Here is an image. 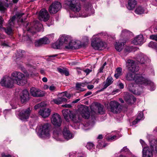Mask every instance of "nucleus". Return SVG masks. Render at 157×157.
I'll list each match as a JSON object with an SVG mask.
<instances>
[{
  "label": "nucleus",
  "instance_id": "obj_1",
  "mask_svg": "<svg viewBox=\"0 0 157 157\" xmlns=\"http://www.w3.org/2000/svg\"><path fill=\"white\" fill-rule=\"evenodd\" d=\"M65 3L69 6L71 10L75 13V14L74 16H72V14H70V17H84L88 16V15L86 13H84V11L83 12L78 13L81 10V6L79 2L76 0H66Z\"/></svg>",
  "mask_w": 157,
  "mask_h": 157
},
{
  "label": "nucleus",
  "instance_id": "obj_2",
  "mask_svg": "<svg viewBox=\"0 0 157 157\" xmlns=\"http://www.w3.org/2000/svg\"><path fill=\"white\" fill-rule=\"evenodd\" d=\"M90 114L88 107L86 106L82 105L78 109V112L74 114H71L69 118L75 123L79 122L82 117L88 119L90 117Z\"/></svg>",
  "mask_w": 157,
  "mask_h": 157
},
{
  "label": "nucleus",
  "instance_id": "obj_3",
  "mask_svg": "<svg viewBox=\"0 0 157 157\" xmlns=\"http://www.w3.org/2000/svg\"><path fill=\"white\" fill-rule=\"evenodd\" d=\"M32 75V74L30 75L28 73H26L25 76L21 72L15 71L11 73V77L14 83L19 85H23L27 82L25 77H29L30 75L31 76Z\"/></svg>",
  "mask_w": 157,
  "mask_h": 157
},
{
  "label": "nucleus",
  "instance_id": "obj_4",
  "mask_svg": "<svg viewBox=\"0 0 157 157\" xmlns=\"http://www.w3.org/2000/svg\"><path fill=\"white\" fill-rule=\"evenodd\" d=\"M51 120L53 124L57 127L54 129L53 134L59 136L62 132L61 129L59 127L62 122L60 116L58 113L54 114L52 115Z\"/></svg>",
  "mask_w": 157,
  "mask_h": 157
},
{
  "label": "nucleus",
  "instance_id": "obj_5",
  "mask_svg": "<svg viewBox=\"0 0 157 157\" xmlns=\"http://www.w3.org/2000/svg\"><path fill=\"white\" fill-rule=\"evenodd\" d=\"M91 45L94 49L101 50L107 47L106 44L99 37H95L94 36L91 41Z\"/></svg>",
  "mask_w": 157,
  "mask_h": 157
},
{
  "label": "nucleus",
  "instance_id": "obj_6",
  "mask_svg": "<svg viewBox=\"0 0 157 157\" xmlns=\"http://www.w3.org/2000/svg\"><path fill=\"white\" fill-rule=\"evenodd\" d=\"M153 152L157 153V146L152 144L150 147H146L143 149L142 157H153Z\"/></svg>",
  "mask_w": 157,
  "mask_h": 157
},
{
  "label": "nucleus",
  "instance_id": "obj_7",
  "mask_svg": "<svg viewBox=\"0 0 157 157\" xmlns=\"http://www.w3.org/2000/svg\"><path fill=\"white\" fill-rule=\"evenodd\" d=\"M43 26L38 21L34 20L30 24V27L27 28V31L32 34L36 32L43 31Z\"/></svg>",
  "mask_w": 157,
  "mask_h": 157
},
{
  "label": "nucleus",
  "instance_id": "obj_8",
  "mask_svg": "<svg viewBox=\"0 0 157 157\" xmlns=\"http://www.w3.org/2000/svg\"><path fill=\"white\" fill-rule=\"evenodd\" d=\"M71 37L69 36L63 35L60 36L59 41L53 43L52 45V47L56 49H60L64 43L67 44L71 41Z\"/></svg>",
  "mask_w": 157,
  "mask_h": 157
},
{
  "label": "nucleus",
  "instance_id": "obj_9",
  "mask_svg": "<svg viewBox=\"0 0 157 157\" xmlns=\"http://www.w3.org/2000/svg\"><path fill=\"white\" fill-rule=\"evenodd\" d=\"M50 125L48 123L41 124L39 128V136L41 138L49 137L50 136Z\"/></svg>",
  "mask_w": 157,
  "mask_h": 157
},
{
  "label": "nucleus",
  "instance_id": "obj_10",
  "mask_svg": "<svg viewBox=\"0 0 157 157\" xmlns=\"http://www.w3.org/2000/svg\"><path fill=\"white\" fill-rule=\"evenodd\" d=\"M109 108L110 111L114 113L121 112L122 110V106L120 103L116 101H111L109 104Z\"/></svg>",
  "mask_w": 157,
  "mask_h": 157
},
{
  "label": "nucleus",
  "instance_id": "obj_11",
  "mask_svg": "<svg viewBox=\"0 0 157 157\" xmlns=\"http://www.w3.org/2000/svg\"><path fill=\"white\" fill-rule=\"evenodd\" d=\"M134 81L138 84H143L145 85H149L151 86L154 85L153 83L151 81L137 75H135Z\"/></svg>",
  "mask_w": 157,
  "mask_h": 157
},
{
  "label": "nucleus",
  "instance_id": "obj_12",
  "mask_svg": "<svg viewBox=\"0 0 157 157\" xmlns=\"http://www.w3.org/2000/svg\"><path fill=\"white\" fill-rule=\"evenodd\" d=\"M14 83L11 77L5 76L1 79L0 84L3 86L7 88H11Z\"/></svg>",
  "mask_w": 157,
  "mask_h": 157
},
{
  "label": "nucleus",
  "instance_id": "obj_13",
  "mask_svg": "<svg viewBox=\"0 0 157 157\" xmlns=\"http://www.w3.org/2000/svg\"><path fill=\"white\" fill-rule=\"evenodd\" d=\"M62 7L61 5L59 2H55L50 6L48 11L50 14H54L57 12Z\"/></svg>",
  "mask_w": 157,
  "mask_h": 157
},
{
  "label": "nucleus",
  "instance_id": "obj_14",
  "mask_svg": "<svg viewBox=\"0 0 157 157\" xmlns=\"http://www.w3.org/2000/svg\"><path fill=\"white\" fill-rule=\"evenodd\" d=\"M126 65L128 70L132 72H137L139 70V67L136 66L134 61L132 60H128Z\"/></svg>",
  "mask_w": 157,
  "mask_h": 157
},
{
  "label": "nucleus",
  "instance_id": "obj_15",
  "mask_svg": "<svg viewBox=\"0 0 157 157\" xmlns=\"http://www.w3.org/2000/svg\"><path fill=\"white\" fill-rule=\"evenodd\" d=\"M30 112L29 108L22 110L19 113V119L22 121L27 120L29 118Z\"/></svg>",
  "mask_w": 157,
  "mask_h": 157
},
{
  "label": "nucleus",
  "instance_id": "obj_16",
  "mask_svg": "<svg viewBox=\"0 0 157 157\" xmlns=\"http://www.w3.org/2000/svg\"><path fill=\"white\" fill-rule=\"evenodd\" d=\"M50 16L48 11L44 9H41L40 11L39 18L40 20L44 21H48Z\"/></svg>",
  "mask_w": 157,
  "mask_h": 157
},
{
  "label": "nucleus",
  "instance_id": "obj_17",
  "mask_svg": "<svg viewBox=\"0 0 157 157\" xmlns=\"http://www.w3.org/2000/svg\"><path fill=\"white\" fill-rule=\"evenodd\" d=\"M30 91L31 95L34 97H42L45 94L44 92L35 87L31 88Z\"/></svg>",
  "mask_w": 157,
  "mask_h": 157
},
{
  "label": "nucleus",
  "instance_id": "obj_18",
  "mask_svg": "<svg viewBox=\"0 0 157 157\" xmlns=\"http://www.w3.org/2000/svg\"><path fill=\"white\" fill-rule=\"evenodd\" d=\"M51 110L48 108L43 107L41 108L39 112V114L43 118L48 117L50 114Z\"/></svg>",
  "mask_w": 157,
  "mask_h": 157
},
{
  "label": "nucleus",
  "instance_id": "obj_19",
  "mask_svg": "<svg viewBox=\"0 0 157 157\" xmlns=\"http://www.w3.org/2000/svg\"><path fill=\"white\" fill-rule=\"evenodd\" d=\"M124 97L125 101L128 104H133L136 100V99L132 95L127 93L125 94Z\"/></svg>",
  "mask_w": 157,
  "mask_h": 157
},
{
  "label": "nucleus",
  "instance_id": "obj_20",
  "mask_svg": "<svg viewBox=\"0 0 157 157\" xmlns=\"http://www.w3.org/2000/svg\"><path fill=\"white\" fill-rule=\"evenodd\" d=\"M29 94L28 91L26 90H23L20 96L21 102L23 103L26 102L29 100Z\"/></svg>",
  "mask_w": 157,
  "mask_h": 157
},
{
  "label": "nucleus",
  "instance_id": "obj_21",
  "mask_svg": "<svg viewBox=\"0 0 157 157\" xmlns=\"http://www.w3.org/2000/svg\"><path fill=\"white\" fill-rule=\"evenodd\" d=\"M49 42V40L48 38L44 37L35 42V45L36 47H39L42 46L43 44H48Z\"/></svg>",
  "mask_w": 157,
  "mask_h": 157
},
{
  "label": "nucleus",
  "instance_id": "obj_22",
  "mask_svg": "<svg viewBox=\"0 0 157 157\" xmlns=\"http://www.w3.org/2000/svg\"><path fill=\"white\" fill-rule=\"evenodd\" d=\"M63 134L64 138L67 140L70 139L73 137L72 134L70 132L68 128L66 127L64 128Z\"/></svg>",
  "mask_w": 157,
  "mask_h": 157
},
{
  "label": "nucleus",
  "instance_id": "obj_23",
  "mask_svg": "<svg viewBox=\"0 0 157 157\" xmlns=\"http://www.w3.org/2000/svg\"><path fill=\"white\" fill-rule=\"evenodd\" d=\"M143 37L142 35H140L136 37L132 41L133 43L135 45H140L143 43Z\"/></svg>",
  "mask_w": 157,
  "mask_h": 157
},
{
  "label": "nucleus",
  "instance_id": "obj_24",
  "mask_svg": "<svg viewBox=\"0 0 157 157\" xmlns=\"http://www.w3.org/2000/svg\"><path fill=\"white\" fill-rule=\"evenodd\" d=\"M76 41L71 40V41H69V45L65 46V48L67 49H76L79 48V47L76 45Z\"/></svg>",
  "mask_w": 157,
  "mask_h": 157
},
{
  "label": "nucleus",
  "instance_id": "obj_25",
  "mask_svg": "<svg viewBox=\"0 0 157 157\" xmlns=\"http://www.w3.org/2000/svg\"><path fill=\"white\" fill-rule=\"evenodd\" d=\"M136 4V0H129L127 7L128 9L132 10L134 9Z\"/></svg>",
  "mask_w": 157,
  "mask_h": 157
},
{
  "label": "nucleus",
  "instance_id": "obj_26",
  "mask_svg": "<svg viewBox=\"0 0 157 157\" xmlns=\"http://www.w3.org/2000/svg\"><path fill=\"white\" fill-rule=\"evenodd\" d=\"M135 84L134 83H130L127 85V88L128 90L131 92L132 93L135 94H137V92L134 89V86Z\"/></svg>",
  "mask_w": 157,
  "mask_h": 157
},
{
  "label": "nucleus",
  "instance_id": "obj_27",
  "mask_svg": "<svg viewBox=\"0 0 157 157\" xmlns=\"http://www.w3.org/2000/svg\"><path fill=\"white\" fill-rule=\"evenodd\" d=\"M67 99L63 97H58L57 99H53L52 100L53 101L55 104L59 105L61 104L62 102L64 101H67Z\"/></svg>",
  "mask_w": 157,
  "mask_h": 157
},
{
  "label": "nucleus",
  "instance_id": "obj_28",
  "mask_svg": "<svg viewBox=\"0 0 157 157\" xmlns=\"http://www.w3.org/2000/svg\"><path fill=\"white\" fill-rule=\"evenodd\" d=\"M63 115L64 118L67 121H69V115L71 114H72L69 110L65 109L63 110L62 111Z\"/></svg>",
  "mask_w": 157,
  "mask_h": 157
},
{
  "label": "nucleus",
  "instance_id": "obj_29",
  "mask_svg": "<svg viewBox=\"0 0 157 157\" xmlns=\"http://www.w3.org/2000/svg\"><path fill=\"white\" fill-rule=\"evenodd\" d=\"M126 43L125 42H116L115 45V48L116 50L120 52L121 51L122 49V47L123 45L125 44Z\"/></svg>",
  "mask_w": 157,
  "mask_h": 157
},
{
  "label": "nucleus",
  "instance_id": "obj_30",
  "mask_svg": "<svg viewBox=\"0 0 157 157\" xmlns=\"http://www.w3.org/2000/svg\"><path fill=\"white\" fill-rule=\"evenodd\" d=\"M57 70L62 75H65L67 76H68L69 75L68 71L66 69L58 68Z\"/></svg>",
  "mask_w": 157,
  "mask_h": 157
},
{
  "label": "nucleus",
  "instance_id": "obj_31",
  "mask_svg": "<svg viewBox=\"0 0 157 157\" xmlns=\"http://www.w3.org/2000/svg\"><path fill=\"white\" fill-rule=\"evenodd\" d=\"M122 69L121 68L119 67L116 69V73L114 75V77L117 79L119 78L122 75Z\"/></svg>",
  "mask_w": 157,
  "mask_h": 157
},
{
  "label": "nucleus",
  "instance_id": "obj_32",
  "mask_svg": "<svg viewBox=\"0 0 157 157\" xmlns=\"http://www.w3.org/2000/svg\"><path fill=\"white\" fill-rule=\"evenodd\" d=\"M135 75L131 73H128L127 74L126 76V79L128 81L134 80Z\"/></svg>",
  "mask_w": 157,
  "mask_h": 157
},
{
  "label": "nucleus",
  "instance_id": "obj_33",
  "mask_svg": "<svg viewBox=\"0 0 157 157\" xmlns=\"http://www.w3.org/2000/svg\"><path fill=\"white\" fill-rule=\"evenodd\" d=\"M144 8L141 6H139L136 8L135 10V12L136 14H141L144 12Z\"/></svg>",
  "mask_w": 157,
  "mask_h": 157
},
{
  "label": "nucleus",
  "instance_id": "obj_34",
  "mask_svg": "<svg viewBox=\"0 0 157 157\" xmlns=\"http://www.w3.org/2000/svg\"><path fill=\"white\" fill-rule=\"evenodd\" d=\"M98 113L100 114H103L104 113L105 111L103 109V106L99 104L97 105Z\"/></svg>",
  "mask_w": 157,
  "mask_h": 157
},
{
  "label": "nucleus",
  "instance_id": "obj_35",
  "mask_svg": "<svg viewBox=\"0 0 157 157\" xmlns=\"http://www.w3.org/2000/svg\"><path fill=\"white\" fill-rule=\"evenodd\" d=\"M16 16L15 15L13 16L11 18H10L9 21V24L10 26H14Z\"/></svg>",
  "mask_w": 157,
  "mask_h": 157
},
{
  "label": "nucleus",
  "instance_id": "obj_36",
  "mask_svg": "<svg viewBox=\"0 0 157 157\" xmlns=\"http://www.w3.org/2000/svg\"><path fill=\"white\" fill-rule=\"evenodd\" d=\"M131 34L132 33L130 31L126 29H124L122 31L121 35L122 36H127Z\"/></svg>",
  "mask_w": 157,
  "mask_h": 157
},
{
  "label": "nucleus",
  "instance_id": "obj_37",
  "mask_svg": "<svg viewBox=\"0 0 157 157\" xmlns=\"http://www.w3.org/2000/svg\"><path fill=\"white\" fill-rule=\"evenodd\" d=\"M146 57L141 56L137 59V61L140 64L144 63L145 62Z\"/></svg>",
  "mask_w": 157,
  "mask_h": 157
},
{
  "label": "nucleus",
  "instance_id": "obj_38",
  "mask_svg": "<svg viewBox=\"0 0 157 157\" xmlns=\"http://www.w3.org/2000/svg\"><path fill=\"white\" fill-rule=\"evenodd\" d=\"M148 46L149 47L151 48H157V44L156 42L151 41L148 44Z\"/></svg>",
  "mask_w": 157,
  "mask_h": 157
},
{
  "label": "nucleus",
  "instance_id": "obj_39",
  "mask_svg": "<svg viewBox=\"0 0 157 157\" xmlns=\"http://www.w3.org/2000/svg\"><path fill=\"white\" fill-rule=\"evenodd\" d=\"M5 32L8 34L10 35L12 33V29L11 27H7L5 29Z\"/></svg>",
  "mask_w": 157,
  "mask_h": 157
},
{
  "label": "nucleus",
  "instance_id": "obj_40",
  "mask_svg": "<svg viewBox=\"0 0 157 157\" xmlns=\"http://www.w3.org/2000/svg\"><path fill=\"white\" fill-rule=\"evenodd\" d=\"M6 10V8L4 7L2 2H0V11L2 13H4Z\"/></svg>",
  "mask_w": 157,
  "mask_h": 157
},
{
  "label": "nucleus",
  "instance_id": "obj_41",
  "mask_svg": "<svg viewBox=\"0 0 157 157\" xmlns=\"http://www.w3.org/2000/svg\"><path fill=\"white\" fill-rule=\"evenodd\" d=\"M94 147V144L92 143H88L86 145V148L89 150H91Z\"/></svg>",
  "mask_w": 157,
  "mask_h": 157
},
{
  "label": "nucleus",
  "instance_id": "obj_42",
  "mask_svg": "<svg viewBox=\"0 0 157 157\" xmlns=\"http://www.w3.org/2000/svg\"><path fill=\"white\" fill-rule=\"evenodd\" d=\"M17 54L19 57H22L25 54V52L24 50H19L17 51Z\"/></svg>",
  "mask_w": 157,
  "mask_h": 157
},
{
  "label": "nucleus",
  "instance_id": "obj_43",
  "mask_svg": "<svg viewBox=\"0 0 157 157\" xmlns=\"http://www.w3.org/2000/svg\"><path fill=\"white\" fill-rule=\"evenodd\" d=\"M61 94L62 95V96H65L68 98H70L71 97L70 94H69V93H68L66 91H65V92L61 93Z\"/></svg>",
  "mask_w": 157,
  "mask_h": 157
},
{
  "label": "nucleus",
  "instance_id": "obj_44",
  "mask_svg": "<svg viewBox=\"0 0 157 157\" xmlns=\"http://www.w3.org/2000/svg\"><path fill=\"white\" fill-rule=\"evenodd\" d=\"M44 104V103L43 102H41L40 103L34 106V109L36 110L40 108V107L43 106Z\"/></svg>",
  "mask_w": 157,
  "mask_h": 157
},
{
  "label": "nucleus",
  "instance_id": "obj_45",
  "mask_svg": "<svg viewBox=\"0 0 157 157\" xmlns=\"http://www.w3.org/2000/svg\"><path fill=\"white\" fill-rule=\"evenodd\" d=\"M143 114L142 112H140L138 114L137 117L136 118V120H138V121H140L141 120V118L143 117Z\"/></svg>",
  "mask_w": 157,
  "mask_h": 157
},
{
  "label": "nucleus",
  "instance_id": "obj_46",
  "mask_svg": "<svg viewBox=\"0 0 157 157\" xmlns=\"http://www.w3.org/2000/svg\"><path fill=\"white\" fill-rule=\"evenodd\" d=\"M106 82L110 85H111L113 82L112 78L110 77H108L106 80Z\"/></svg>",
  "mask_w": 157,
  "mask_h": 157
},
{
  "label": "nucleus",
  "instance_id": "obj_47",
  "mask_svg": "<svg viewBox=\"0 0 157 157\" xmlns=\"http://www.w3.org/2000/svg\"><path fill=\"white\" fill-rule=\"evenodd\" d=\"M132 47L127 46L125 48L124 51L125 52H130L132 51Z\"/></svg>",
  "mask_w": 157,
  "mask_h": 157
},
{
  "label": "nucleus",
  "instance_id": "obj_48",
  "mask_svg": "<svg viewBox=\"0 0 157 157\" xmlns=\"http://www.w3.org/2000/svg\"><path fill=\"white\" fill-rule=\"evenodd\" d=\"M83 84V83H77L76 84V87L77 88V90H80V89H81V86H82V84Z\"/></svg>",
  "mask_w": 157,
  "mask_h": 157
},
{
  "label": "nucleus",
  "instance_id": "obj_49",
  "mask_svg": "<svg viewBox=\"0 0 157 157\" xmlns=\"http://www.w3.org/2000/svg\"><path fill=\"white\" fill-rule=\"evenodd\" d=\"M24 14V13H22L21 12H17L16 14V16L17 17L18 19H20L21 17Z\"/></svg>",
  "mask_w": 157,
  "mask_h": 157
},
{
  "label": "nucleus",
  "instance_id": "obj_50",
  "mask_svg": "<svg viewBox=\"0 0 157 157\" xmlns=\"http://www.w3.org/2000/svg\"><path fill=\"white\" fill-rule=\"evenodd\" d=\"M31 117L32 118L33 120L34 121H36L38 119L37 116L35 114L32 115L31 116Z\"/></svg>",
  "mask_w": 157,
  "mask_h": 157
},
{
  "label": "nucleus",
  "instance_id": "obj_51",
  "mask_svg": "<svg viewBox=\"0 0 157 157\" xmlns=\"http://www.w3.org/2000/svg\"><path fill=\"white\" fill-rule=\"evenodd\" d=\"M56 87L53 85L50 86L49 87V90L53 92L56 90Z\"/></svg>",
  "mask_w": 157,
  "mask_h": 157
},
{
  "label": "nucleus",
  "instance_id": "obj_52",
  "mask_svg": "<svg viewBox=\"0 0 157 157\" xmlns=\"http://www.w3.org/2000/svg\"><path fill=\"white\" fill-rule=\"evenodd\" d=\"M150 38L152 40L157 41V35H151L150 36Z\"/></svg>",
  "mask_w": 157,
  "mask_h": 157
},
{
  "label": "nucleus",
  "instance_id": "obj_53",
  "mask_svg": "<svg viewBox=\"0 0 157 157\" xmlns=\"http://www.w3.org/2000/svg\"><path fill=\"white\" fill-rule=\"evenodd\" d=\"M80 42V44L81 48H84L86 47L87 45V43L86 42H83L81 43Z\"/></svg>",
  "mask_w": 157,
  "mask_h": 157
},
{
  "label": "nucleus",
  "instance_id": "obj_54",
  "mask_svg": "<svg viewBox=\"0 0 157 157\" xmlns=\"http://www.w3.org/2000/svg\"><path fill=\"white\" fill-rule=\"evenodd\" d=\"M129 151V149L127 148V147H124L121 150V151L127 152Z\"/></svg>",
  "mask_w": 157,
  "mask_h": 157
},
{
  "label": "nucleus",
  "instance_id": "obj_55",
  "mask_svg": "<svg viewBox=\"0 0 157 157\" xmlns=\"http://www.w3.org/2000/svg\"><path fill=\"white\" fill-rule=\"evenodd\" d=\"M92 70H90L89 69H86L84 71V72L86 73V75H88L89 73L91 72Z\"/></svg>",
  "mask_w": 157,
  "mask_h": 157
},
{
  "label": "nucleus",
  "instance_id": "obj_56",
  "mask_svg": "<svg viewBox=\"0 0 157 157\" xmlns=\"http://www.w3.org/2000/svg\"><path fill=\"white\" fill-rule=\"evenodd\" d=\"M4 22V20L2 18V17H0V26L1 27L0 28H1L2 26V24H3Z\"/></svg>",
  "mask_w": 157,
  "mask_h": 157
},
{
  "label": "nucleus",
  "instance_id": "obj_57",
  "mask_svg": "<svg viewBox=\"0 0 157 157\" xmlns=\"http://www.w3.org/2000/svg\"><path fill=\"white\" fill-rule=\"evenodd\" d=\"M62 106L66 108H71V106L70 104H66L62 105Z\"/></svg>",
  "mask_w": 157,
  "mask_h": 157
},
{
  "label": "nucleus",
  "instance_id": "obj_58",
  "mask_svg": "<svg viewBox=\"0 0 157 157\" xmlns=\"http://www.w3.org/2000/svg\"><path fill=\"white\" fill-rule=\"evenodd\" d=\"M94 87V86L92 85H88L87 86V88L89 90L92 89Z\"/></svg>",
  "mask_w": 157,
  "mask_h": 157
},
{
  "label": "nucleus",
  "instance_id": "obj_59",
  "mask_svg": "<svg viewBox=\"0 0 157 157\" xmlns=\"http://www.w3.org/2000/svg\"><path fill=\"white\" fill-rule=\"evenodd\" d=\"M104 88L103 89H105L108 86H109L110 85L108 84V83H107L106 82L105 83V82H104Z\"/></svg>",
  "mask_w": 157,
  "mask_h": 157
},
{
  "label": "nucleus",
  "instance_id": "obj_60",
  "mask_svg": "<svg viewBox=\"0 0 157 157\" xmlns=\"http://www.w3.org/2000/svg\"><path fill=\"white\" fill-rule=\"evenodd\" d=\"M92 94V93L91 91H88L87 93L85 94L84 95V97H86L89 95H91Z\"/></svg>",
  "mask_w": 157,
  "mask_h": 157
},
{
  "label": "nucleus",
  "instance_id": "obj_61",
  "mask_svg": "<svg viewBox=\"0 0 157 157\" xmlns=\"http://www.w3.org/2000/svg\"><path fill=\"white\" fill-rule=\"evenodd\" d=\"M119 88L120 89L123 88L124 87V86L123 84L122 83H119Z\"/></svg>",
  "mask_w": 157,
  "mask_h": 157
},
{
  "label": "nucleus",
  "instance_id": "obj_62",
  "mask_svg": "<svg viewBox=\"0 0 157 157\" xmlns=\"http://www.w3.org/2000/svg\"><path fill=\"white\" fill-rule=\"evenodd\" d=\"M104 67L101 66L98 70V73H101L103 72V70Z\"/></svg>",
  "mask_w": 157,
  "mask_h": 157
},
{
  "label": "nucleus",
  "instance_id": "obj_63",
  "mask_svg": "<svg viewBox=\"0 0 157 157\" xmlns=\"http://www.w3.org/2000/svg\"><path fill=\"white\" fill-rule=\"evenodd\" d=\"M2 157H11V155H6L4 153H2Z\"/></svg>",
  "mask_w": 157,
  "mask_h": 157
},
{
  "label": "nucleus",
  "instance_id": "obj_64",
  "mask_svg": "<svg viewBox=\"0 0 157 157\" xmlns=\"http://www.w3.org/2000/svg\"><path fill=\"white\" fill-rule=\"evenodd\" d=\"M139 121L138 120H136V119L133 121L132 122V124L133 125H135Z\"/></svg>",
  "mask_w": 157,
  "mask_h": 157
}]
</instances>
